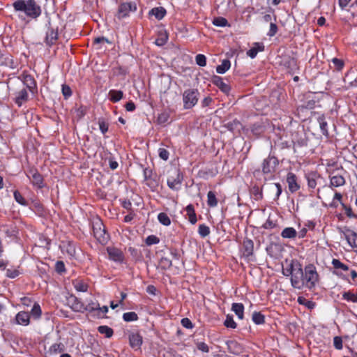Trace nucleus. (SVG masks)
Returning a JSON list of instances; mask_svg holds the SVG:
<instances>
[{"label": "nucleus", "instance_id": "f257e3e1", "mask_svg": "<svg viewBox=\"0 0 357 357\" xmlns=\"http://www.w3.org/2000/svg\"><path fill=\"white\" fill-rule=\"evenodd\" d=\"M284 276H291V286L298 289L306 287L311 290L319 282V274L314 264H309L303 270L301 264L296 259H292L288 266L282 269Z\"/></svg>", "mask_w": 357, "mask_h": 357}, {"label": "nucleus", "instance_id": "f03ea898", "mask_svg": "<svg viewBox=\"0 0 357 357\" xmlns=\"http://www.w3.org/2000/svg\"><path fill=\"white\" fill-rule=\"evenodd\" d=\"M13 8L22 22H28L27 19L36 20L42 14V8L36 0H16Z\"/></svg>", "mask_w": 357, "mask_h": 357}, {"label": "nucleus", "instance_id": "7ed1b4c3", "mask_svg": "<svg viewBox=\"0 0 357 357\" xmlns=\"http://www.w3.org/2000/svg\"><path fill=\"white\" fill-rule=\"evenodd\" d=\"M91 225L94 237L100 243L105 245L109 239V235L107 232L102 221L96 217L92 220Z\"/></svg>", "mask_w": 357, "mask_h": 357}, {"label": "nucleus", "instance_id": "20e7f679", "mask_svg": "<svg viewBox=\"0 0 357 357\" xmlns=\"http://www.w3.org/2000/svg\"><path fill=\"white\" fill-rule=\"evenodd\" d=\"M87 312L91 317L96 319L106 318V314L108 312L107 305L100 306L98 301H89L86 305H84V312Z\"/></svg>", "mask_w": 357, "mask_h": 357}, {"label": "nucleus", "instance_id": "39448f33", "mask_svg": "<svg viewBox=\"0 0 357 357\" xmlns=\"http://www.w3.org/2000/svg\"><path fill=\"white\" fill-rule=\"evenodd\" d=\"M199 92L195 89H188L183 93V108L190 109L198 102L199 98Z\"/></svg>", "mask_w": 357, "mask_h": 357}, {"label": "nucleus", "instance_id": "423d86ee", "mask_svg": "<svg viewBox=\"0 0 357 357\" xmlns=\"http://www.w3.org/2000/svg\"><path fill=\"white\" fill-rule=\"evenodd\" d=\"M183 180V174L180 169L174 168L169 172L167 178V185L173 190H178L181 188Z\"/></svg>", "mask_w": 357, "mask_h": 357}, {"label": "nucleus", "instance_id": "0eeeda50", "mask_svg": "<svg viewBox=\"0 0 357 357\" xmlns=\"http://www.w3.org/2000/svg\"><path fill=\"white\" fill-rule=\"evenodd\" d=\"M137 9V6L135 1L123 2L119 4L115 16L121 20L129 17L130 13L135 12Z\"/></svg>", "mask_w": 357, "mask_h": 357}, {"label": "nucleus", "instance_id": "6e6552de", "mask_svg": "<svg viewBox=\"0 0 357 357\" xmlns=\"http://www.w3.org/2000/svg\"><path fill=\"white\" fill-rule=\"evenodd\" d=\"M26 175L33 187L42 189L45 187L44 178L37 169L31 167L26 172Z\"/></svg>", "mask_w": 357, "mask_h": 357}, {"label": "nucleus", "instance_id": "1a4fd4ad", "mask_svg": "<svg viewBox=\"0 0 357 357\" xmlns=\"http://www.w3.org/2000/svg\"><path fill=\"white\" fill-rule=\"evenodd\" d=\"M144 178L146 181V185L152 190L155 191L159 185V178L153 169L146 167L143 170Z\"/></svg>", "mask_w": 357, "mask_h": 357}, {"label": "nucleus", "instance_id": "9d476101", "mask_svg": "<svg viewBox=\"0 0 357 357\" xmlns=\"http://www.w3.org/2000/svg\"><path fill=\"white\" fill-rule=\"evenodd\" d=\"M340 232L342 233L348 244L353 249L357 248V232L347 227L340 229Z\"/></svg>", "mask_w": 357, "mask_h": 357}, {"label": "nucleus", "instance_id": "9b49d317", "mask_svg": "<svg viewBox=\"0 0 357 357\" xmlns=\"http://www.w3.org/2000/svg\"><path fill=\"white\" fill-rule=\"evenodd\" d=\"M278 165V160L273 156H268L262 163V172L265 174H272Z\"/></svg>", "mask_w": 357, "mask_h": 357}, {"label": "nucleus", "instance_id": "f8f14e48", "mask_svg": "<svg viewBox=\"0 0 357 357\" xmlns=\"http://www.w3.org/2000/svg\"><path fill=\"white\" fill-rule=\"evenodd\" d=\"M28 91L26 88H22L16 91L13 95V101L19 107H22L24 104L27 102L29 100Z\"/></svg>", "mask_w": 357, "mask_h": 357}, {"label": "nucleus", "instance_id": "ddd939ff", "mask_svg": "<svg viewBox=\"0 0 357 357\" xmlns=\"http://www.w3.org/2000/svg\"><path fill=\"white\" fill-rule=\"evenodd\" d=\"M107 252L110 260L119 264L123 263L125 256L120 249L115 247H107Z\"/></svg>", "mask_w": 357, "mask_h": 357}, {"label": "nucleus", "instance_id": "4468645a", "mask_svg": "<svg viewBox=\"0 0 357 357\" xmlns=\"http://www.w3.org/2000/svg\"><path fill=\"white\" fill-rule=\"evenodd\" d=\"M286 181L288 184V189L291 193H294L300 190L301 185L297 176L293 172H289L287 175Z\"/></svg>", "mask_w": 357, "mask_h": 357}, {"label": "nucleus", "instance_id": "2eb2a0df", "mask_svg": "<svg viewBox=\"0 0 357 357\" xmlns=\"http://www.w3.org/2000/svg\"><path fill=\"white\" fill-rule=\"evenodd\" d=\"M22 83L26 88L31 93H37V84L33 77L31 75H23Z\"/></svg>", "mask_w": 357, "mask_h": 357}, {"label": "nucleus", "instance_id": "dca6fc26", "mask_svg": "<svg viewBox=\"0 0 357 357\" xmlns=\"http://www.w3.org/2000/svg\"><path fill=\"white\" fill-rule=\"evenodd\" d=\"M59 38L58 28L50 26L46 32L45 42L48 46L56 44Z\"/></svg>", "mask_w": 357, "mask_h": 357}, {"label": "nucleus", "instance_id": "f3484780", "mask_svg": "<svg viewBox=\"0 0 357 357\" xmlns=\"http://www.w3.org/2000/svg\"><path fill=\"white\" fill-rule=\"evenodd\" d=\"M212 83L226 94H228L231 90L230 86L220 76L214 75L212 77Z\"/></svg>", "mask_w": 357, "mask_h": 357}, {"label": "nucleus", "instance_id": "a211bd4d", "mask_svg": "<svg viewBox=\"0 0 357 357\" xmlns=\"http://www.w3.org/2000/svg\"><path fill=\"white\" fill-rule=\"evenodd\" d=\"M228 351L234 355H240L243 352V346L236 340H228L226 342Z\"/></svg>", "mask_w": 357, "mask_h": 357}, {"label": "nucleus", "instance_id": "6ab92c4d", "mask_svg": "<svg viewBox=\"0 0 357 357\" xmlns=\"http://www.w3.org/2000/svg\"><path fill=\"white\" fill-rule=\"evenodd\" d=\"M243 255L250 259L254 255V242L250 238H245L243 242Z\"/></svg>", "mask_w": 357, "mask_h": 357}, {"label": "nucleus", "instance_id": "aec40b11", "mask_svg": "<svg viewBox=\"0 0 357 357\" xmlns=\"http://www.w3.org/2000/svg\"><path fill=\"white\" fill-rule=\"evenodd\" d=\"M129 342L132 349H139L143 342L142 336L138 333H131L129 335Z\"/></svg>", "mask_w": 357, "mask_h": 357}, {"label": "nucleus", "instance_id": "412c9836", "mask_svg": "<svg viewBox=\"0 0 357 357\" xmlns=\"http://www.w3.org/2000/svg\"><path fill=\"white\" fill-rule=\"evenodd\" d=\"M16 323L22 326H28L30 324V314L28 312L20 311L15 316Z\"/></svg>", "mask_w": 357, "mask_h": 357}, {"label": "nucleus", "instance_id": "4be33fe9", "mask_svg": "<svg viewBox=\"0 0 357 357\" xmlns=\"http://www.w3.org/2000/svg\"><path fill=\"white\" fill-rule=\"evenodd\" d=\"M330 185L329 187L333 188H337L341 187L345 185L346 181L343 176L342 175H330Z\"/></svg>", "mask_w": 357, "mask_h": 357}, {"label": "nucleus", "instance_id": "5701e85b", "mask_svg": "<svg viewBox=\"0 0 357 357\" xmlns=\"http://www.w3.org/2000/svg\"><path fill=\"white\" fill-rule=\"evenodd\" d=\"M73 285L76 291L79 292H86L89 287L86 280L80 278L73 280Z\"/></svg>", "mask_w": 357, "mask_h": 357}, {"label": "nucleus", "instance_id": "b1692460", "mask_svg": "<svg viewBox=\"0 0 357 357\" xmlns=\"http://www.w3.org/2000/svg\"><path fill=\"white\" fill-rule=\"evenodd\" d=\"M264 45L262 43H255L253 46L247 52V55L251 59L257 56L258 52L264 51Z\"/></svg>", "mask_w": 357, "mask_h": 357}, {"label": "nucleus", "instance_id": "393cba45", "mask_svg": "<svg viewBox=\"0 0 357 357\" xmlns=\"http://www.w3.org/2000/svg\"><path fill=\"white\" fill-rule=\"evenodd\" d=\"M185 210L186 211V218L188 221L191 224L195 225L197 222V218L194 206L192 204H190L185 207Z\"/></svg>", "mask_w": 357, "mask_h": 357}, {"label": "nucleus", "instance_id": "a878e982", "mask_svg": "<svg viewBox=\"0 0 357 357\" xmlns=\"http://www.w3.org/2000/svg\"><path fill=\"white\" fill-rule=\"evenodd\" d=\"M231 310L236 314L239 319L244 318V305L241 303H234L231 305Z\"/></svg>", "mask_w": 357, "mask_h": 357}, {"label": "nucleus", "instance_id": "bb28decb", "mask_svg": "<svg viewBox=\"0 0 357 357\" xmlns=\"http://www.w3.org/2000/svg\"><path fill=\"white\" fill-rule=\"evenodd\" d=\"M166 13L163 7H156L149 11V15H154L157 20H160L165 16Z\"/></svg>", "mask_w": 357, "mask_h": 357}, {"label": "nucleus", "instance_id": "cd10ccee", "mask_svg": "<svg viewBox=\"0 0 357 357\" xmlns=\"http://www.w3.org/2000/svg\"><path fill=\"white\" fill-rule=\"evenodd\" d=\"M123 93L120 90H110L109 91V99L112 102H117L123 98Z\"/></svg>", "mask_w": 357, "mask_h": 357}, {"label": "nucleus", "instance_id": "c85d7f7f", "mask_svg": "<svg viewBox=\"0 0 357 357\" xmlns=\"http://www.w3.org/2000/svg\"><path fill=\"white\" fill-rule=\"evenodd\" d=\"M71 308L75 312H84V304L80 300H79L77 297L74 296L73 298V301L71 303Z\"/></svg>", "mask_w": 357, "mask_h": 357}, {"label": "nucleus", "instance_id": "c756f323", "mask_svg": "<svg viewBox=\"0 0 357 357\" xmlns=\"http://www.w3.org/2000/svg\"><path fill=\"white\" fill-rule=\"evenodd\" d=\"M317 121L319 122L321 133L323 134V135L328 137L329 135L328 130V123L326 121L324 115L319 116L317 119Z\"/></svg>", "mask_w": 357, "mask_h": 357}, {"label": "nucleus", "instance_id": "7c9ffc66", "mask_svg": "<svg viewBox=\"0 0 357 357\" xmlns=\"http://www.w3.org/2000/svg\"><path fill=\"white\" fill-rule=\"evenodd\" d=\"M297 235V231L293 227H286L281 232V236L284 238H294Z\"/></svg>", "mask_w": 357, "mask_h": 357}, {"label": "nucleus", "instance_id": "2f4dec72", "mask_svg": "<svg viewBox=\"0 0 357 357\" xmlns=\"http://www.w3.org/2000/svg\"><path fill=\"white\" fill-rule=\"evenodd\" d=\"M218 201L216 198L215 193L213 191H208L207 193V205L211 208L218 206Z\"/></svg>", "mask_w": 357, "mask_h": 357}, {"label": "nucleus", "instance_id": "473e14b6", "mask_svg": "<svg viewBox=\"0 0 357 357\" xmlns=\"http://www.w3.org/2000/svg\"><path fill=\"white\" fill-rule=\"evenodd\" d=\"M65 351V345L61 343H54L50 348L48 352L50 354H57Z\"/></svg>", "mask_w": 357, "mask_h": 357}, {"label": "nucleus", "instance_id": "72a5a7b5", "mask_svg": "<svg viewBox=\"0 0 357 357\" xmlns=\"http://www.w3.org/2000/svg\"><path fill=\"white\" fill-rule=\"evenodd\" d=\"M252 321L257 325L265 323V316L260 312L255 311L252 314Z\"/></svg>", "mask_w": 357, "mask_h": 357}, {"label": "nucleus", "instance_id": "f704fd0d", "mask_svg": "<svg viewBox=\"0 0 357 357\" xmlns=\"http://www.w3.org/2000/svg\"><path fill=\"white\" fill-rule=\"evenodd\" d=\"M342 299L348 302L357 303V293L351 291H344L342 293Z\"/></svg>", "mask_w": 357, "mask_h": 357}, {"label": "nucleus", "instance_id": "c9c22d12", "mask_svg": "<svg viewBox=\"0 0 357 357\" xmlns=\"http://www.w3.org/2000/svg\"><path fill=\"white\" fill-rule=\"evenodd\" d=\"M231 66V63L229 60L225 59L222 61V63L220 65H218L216 67V72L219 74H224L225 72H227Z\"/></svg>", "mask_w": 357, "mask_h": 357}, {"label": "nucleus", "instance_id": "e433bc0d", "mask_svg": "<svg viewBox=\"0 0 357 357\" xmlns=\"http://www.w3.org/2000/svg\"><path fill=\"white\" fill-rule=\"evenodd\" d=\"M170 118V112L165 110L158 114L157 117V122L158 124H165L168 122Z\"/></svg>", "mask_w": 357, "mask_h": 357}, {"label": "nucleus", "instance_id": "4c0bfd02", "mask_svg": "<svg viewBox=\"0 0 357 357\" xmlns=\"http://www.w3.org/2000/svg\"><path fill=\"white\" fill-rule=\"evenodd\" d=\"M98 331L102 335H105V336L107 338L111 337L114 334V331L112 328L107 326H100L98 327Z\"/></svg>", "mask_w": 357, "mask_h": 357}, {"label": "nucleus", "instance_id": "58836bf2", "mask_svg": "<svg viewBox=\"0 0 357 357\" xmlns=\"http://www.w3.org/2000/svg\"><path fill=\"white\" fill-rule=\"evenodd\" d=\"M31 314L35 319L40 318L42 314V310L40 305L38 303H35L31 310Z\"/></svg>", "mask_w": 357, "mask_h": 357}, {"label": "nucleus", "instance_id": "ea45409f", "mask_svg": "<svg viewBox=\"0 0 357 357\" xmlns=\"http://www.w3.org/2000/svg\"><path fill=\"white\" fill-rule=\"evenodd\" d=\"M158 220L160 224L165 226H169L171 225V220L166 213H160L158 215Z\"/></svg>", "mask_w": 357, "mask_h": 357}, {"label": "nucleus", "instance_id": "a19ab883", "mask_svg": "<svg viewBox=\"0 0 357 357\" xmlns=\"http://www.w3.org/2000/svg\"><path fill=\"white\" fill-rule=\"evenodd\" d=\"M213 24L216 26H220V27H225L227 26H230L228 23L227 20L223 17H215L213 20Z\"/></svg>", "mask_w": 357, "mask_h": 357}, {"label": "nucleus", "instance_id": "79ce46f5", "mask_svg": "<svg viewBox=\"0 0 357 357\" xmlns=\"http://www.w3.org/2000/svg\"><path fill=\"white\" fill-rule=\"evenodd\" d=\"M138 319V315L135 312H126L123 314V319L126 322L135 321Z\"/></svg>", "mask_w": 357, "mask_h": 357}, {"label": "nucleus", "instance_id": "37998d69", "mask_svg": "<svg viewBox=\"0 0 357 357\" xmlns=\"http://www.w3.org/2000/svg\"><path fill=\"white\" fill-rule=\"evenodd\" d=\"M298 302L299 304L305 305L306 307H307L308 309H310V310L313 309L316 305L314 302H313L312 301L307 300L306 298H305L303 296H299L298 298Z\"/></svg>", "mask_w": 357, "mask_h": 357}, {"label": "nucleus", "instance_id": "c03bdc74", "mask_svg": "<svg viewBox=\"0 0 357 357\" xmlns=\"http://www.w3.org/2000/svg\"><path fill=\"white\" fill-rule=\"evenodd\" d=\"M160 266L162 269H169L172 266V259L167 257H162L160 260Z\"/></svg>", "mask_w": 357, "mask_h": 357}, {"label": "nucleus", "instance_id": "a18cd8bd", "mask_svg": "<svg viewBox=\"0 0 357 357\" xmlns=\"http://www.w3.org/2000/svg\"><path fill=\"white\" fill-rule=\"evenodd\" d=\"M13 196L15 200L20 205L22 206H27L28 203L24 199V197L22 196V195L18 191L15 190L13 192Z\"/></svg>", "mask_w": 357, "mask_h": 357}, {"label": "nucleus", "instance_id": "49530a36", "mask_svg": "<svg viewBox=\"0 0 357 357\" xmlns=\"http://www.w3.org/2000/svg\"><path fill=\"white\" fill-rule=\"evenodd\" d=\"M331 264L335 269H342L344 271H347L349 269L347 265L343 264L337 259H333Z\"/></svg>", "mask_w": 357, "mask_h": 357}, {"label": "nucleus", "instance_id": "de8ad7c7", "mask_svg": "<svg viewBox=\"0 0 357 357\" xmlns=\"http://www.w3.org/2000/svg\"><path fill=\"white\" fill-rule=\"evenodd\" d=\"M331 63L333 65V68L337 71H341L344 66V61L340 59L333 58L331 59Z\"/></svg>", "mask_w": 357, "mask_h": 357}, {"label": "nucleus", "instance_id": "09e8293b", "mask_svg": "<svg viewBox=\"0 0 357 357\" xmlns=\"http://www.w3.org/2000/svg\"><path fill=\"white\" fill-rule=\"evenodd\" d=\"M224 325L229 328L234 329L237 327V324L234 321L232 315L227 314L224 321Z\"/></svg>", "mask_w": 357, "mask_h": 357}, {"label": "nucleus", "instance_id": "8fccbe9b", "mask_svg": "<svg viewBox=\"0 0 357 357\" xmlns=\"http://www.w3.org/2000/svg\"><path fill=\"white\" fill-rule=\"evenodd\" d=\"M198 233L201 237L205 238L210 234V228L205 224L199 225Z\"/></svg>", "mask_w": 357, "mask_h": 357}, {"label": "nucleus", "instance_id": "3c124183", "mask_svg": "<svg viewBox=\"0 0 357 357\" xmlns=\"http://www.w3.org/2000/svg\"><path fill=\"white\" fill-rule=\"evenodd\" d=\"M292 142L294 144V149L296 147L307 146V139L306 137H301L298 139H294Z\"/></svg>", "mask_w": 357, "mask_h": 357}, {"label": "nucleus", "instance_id": "603ef678", "mask_svg": "<svg viewBox=\"0 0 357 357\" xmlns=\"http://www.w3.org/2000/svg\"><path fill=\"white\" fill-rule=\"evenodd\" d=\"M307 186L310 189H314L317 186L316 174H312L307 176Z\"/></svg>", "mask_w": 357, "mask_h": 357}, {"label": "nucleus", "instance_id": "864d4df0", "mask_svg": "<svg viewBox=\"0 0 357 357\" xmlns=\"http://www.w3.org/2000/svg\"><path fill=\"white\" fill-rule=\"evenodd\" d=\"M160 242V238L155 235H149L146 237L145 243L147 245L158 244Z\"/></svg>", "mask_w": 357, "mask_h": 357}, {"label": "nucleus", "instance_id": "5fc2aeb1", "mask_svg": "<svg viewBox=\"0 0 357 357\" xmlns=\"http://www.w3.org/2000/svg\"><path fill=\"white\" fill-rule=\"evenodd\" d=\"M341 204L345 211V214L348 218L357 219V215L353 212L352 208L350 206H347L344 203H341Z\"/></svg>", "mask_w": 357, "mask_h": 357}, {"label": "nucleus", "instance_id": "6e6d98bb", "mask_svg": "<svg viewBox=\"0 0 357 357\" xmlns=\"http://www.w3.org/2000/svg\"><path fill=\"white\" fill-rule=\"evenodd\" d=\"M195 61L198 66L204 67L206 65V57L204 54H199L195 57Z\"/></svg>", "mask_w": 357, "mask_h": 357}, {"label": "nucleus", "instance_id": "4d7b16f0", "mask_svg": "<svg viewBox=\"0 0 357 357\" xmlns=\"http://www.w3.org/2000/svg\"><path fill=\"white\" fill-rule=\"evenodd\" d=\"M55 271L59 273L63 274L66 273V269L63 261H57L55 264Z\"/></svg>", "mask_w": 357, "mask_h": 357}, {"label": "nucleus", "instance_id": "13d9d810", "mask_svg": "<svg viewBox=\"0 0 357 357\" xmlns=\"http://www.w3.org/2000/svg\"><path fill=\"white\" fill-rule=\"evenodd\" d=\"M20 274L17 268H8L6 269V277L9 278H15Z\"/></svg>", "mask_w": 357, "mask_h": 357}, {"label": "nucleus", "instance_id": "bf43d9fd", "mask_svg": "<svg viewBox=\"0 0 357 357\" xmlns=\"http://www.w3.org/2000/svg\"><path fill=\"white\" fill-rule=\"evenodd\" d=\"M195 344H196V347L197 348L198 350H199V351H201L202 352H204V353L209 352V347L205 342H196Z\"/></svg>", "mask_w": 357, "mask_h": 357}, {"label": "nucleus", "instance_id": "052dcab7", "mask_svg": "<svg viewBox=\"0 0 357 357\" xmlns=\"http://www.w3.org/2000/svg\"><path fill=\"white\" fill-rule=\"evenodd\" d=\"M333 346L334 347L337 349L340 350L343 347V341L340 336H335L333 338Z\"/></svg>", "mask_w": 357, "mask_h": 357}, {"label": "nucleus", "instance_id": "680f3d73", "mask_svg": "<svg viewBox=\"0 0 357 357\" xmlns=\"http://www.w3.org/2000/svg\"><path fill=\"white\" fill-rule=\"evenodd\" d=\"M98 126L101 132L105 135L109 129V124L102 119H99Z\"/></svg>", "mask_w": 357, "mask_h": 357}, {"label": "nucleus", "instance_id": "e2e57ef3", "mask_svg": "<svg viewBox=\"0 0 357 357\" xmlns=\"http://www.w3.org/2000/svg\"><path fill=\"white\" fill-rule=\"evenodd\" d=\"M11 60L12 59L10 58V56L4 54L0 50V65L1 66L8 65L10 63V61H11Z\"/></svg>", "mask_w": 357, "mask_h": 357}, {"label": "nucleus", "instance_id": "0e129e2a", "mask_svg": "<svg viewBox=\"0 0 357 357\" xmlns=\"http://www.w3.org/2000/svg\"><path fill=\"white\" fill-rule=\"evenodd\" d=\"M62 93L65 99H68L72 95V90L70 87L66 84L62 85Z\"/></svg>", "mask_w": 357, "mask_h": 357}, {"label": "nucleus", "instance_id": "69168bd1", "mask_svg": "<svg viewBox=\"0 0 357 357\" xmlns=\"http://www.w3.org/2000/svg\"><path fill=\"white\" fill-rule=\"evenodd\" d=\"M158 155L161 159L167 160L169 159V153L167 149L164 148H160L158 149Z\"/></svg>", "mask_w": 357, "mask_h": 357}, {"label": "nucleus", "instance_id": "338daca9", "mask_svg": "<svg viewBox=\"0 0 357 357\" xmlns=\"http://www.w3.org/2000/svg\"><path fill=\"white\" fill-rule=\"evenodd\" d=\"M278 30V28L277 24L275 23L271 22L270 24L269 31L267 33V36H268L269 37L274 36L277 33Z\"/></svg>", "mask_w": 357, "mask_h": 357}, {"label": "nucleus", "instance_id": "774afa93", "mask_svg": "<svg viewBox=\"0 0 357 357\" xmlns=\"http://www.w3.org/2000/svg\"><path fill=\"white\" fill-rule=\"evenodd\" d=\"M181 324L184 328L188 329H191L194 326L193 324L188 318H183L181 321Z\"/></svg>", "mask_w": 357, "mask_h": 357}]
</instances>
